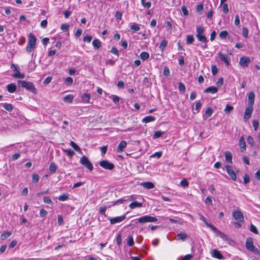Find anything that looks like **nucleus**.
<instances>
[{"label": "nucleus", "mask_w": 260, "mask_h": 260, "mask_svg": "<svg viewBox=\"0 0 260 260\" xmlns=\"http://www.w3.org/2000/svg\"><path fill=\"white\" fill-rule=\"evenodd\" d=\"M18 86L20 87H21L24 88L33 93H37V89L34 84L31 82L26 81L24 80H18Z\"/></svg>", "instance_id": "f257e3e1"}, {"label": "nucleus", "mask_w": 260, "mask_h": 260, "mask_svg": "<svg viewBox=\"0 0 260 260\" xmlns=\"http://www.w3.org/2000/svg\"><path fill=\"white\" fill-rule=\"evenodd\" d=\"M37 38L32 33H29L28 36V42L26 47L27 52H32L36 48Z\"/></svg>", "instance_id": "f03ea898"}, {"label": "nucleus", "mask_w": 260, "mask_h": 260, "mask_svg": "<svg viewBox=\"0 0 260 260\" xmlns=\"http://www.w3.org/2000/svg\"><path fill=\"white\" fill-rule=\"evenodd\" d=\"M245 247L247 250L256 254H259L260 251L253 245V239L251 237L246 239Z\"/></svg>", "instance_id": "7ed1b4c3"}, {"label": "nucleus", "mask_w": 260, "mask_h": 260, "mask_svg": "<svg viewBox=\"0 0 260 260\" xmlns=\"http://www.w3.org/2000/svg\"><path fill=\"white\" fill-rule=\"evenodd\" d=\"M80 162L90 171H91L93 170L92 163L86 156L83 155L81 157L80 160Z\"/></svg>", "instance_id": "20e7f679"}, {"label": "nucleus", "mask_w": 260, "mask_h": 260, "mask_svg": "<svg viewBox=\"0 0 260 260\" xmlns=\"http://www.w3.org/2000/svg\"><path fill=\"white\" fill-rule=\"evenodd\" d=\"M139 223H146L156 222L157 219L156 217L145 215L137 219Z\"/></svg>", "instance_id": "39448f33"}, {"label": "nucleus", "mask_w": 260, "mask_h": 260, "mask_svg": "<svg viewBox=\"0 0 260 260\" xmlns=\"http://www.w3.org/2000/svg\"><path fill=\"white\" fill-rule=\"evenodd\" d=\"M100 166L105 169L111 170L115 168L114 164L109 162L108 160H102L99 162Z\"/></svg>", "instance_id": "423d86ee"}, {"label": "nucleus", "mask_w": 260, "mask_h": 260, "mask_svg": "<svg viewBox=\"0 0 260 260\" xmlns=\"http://www.w3.org/2000/svg\"><path fill=\"white\" fill-rule=\"evenodd\" d=\"M225 168L227 173L231 177V179L233 181H236L237 180V176L234 171L232 169V167L230 166L226 165L225 166Z\"/></svg>", "instance_id": "0eeeda50"}, {"label": "nucleus", "mask_w": 260, "mask_h": 260, "mask_svg": "<svg viewBox=\"0 0 260 260\" xmlns=\"http://www.w3.org/2000/svg\"><path fill=\"white\" fill-rule=\"evenodd\" d=\"M253 111V106L248 105V106L246 108L244 112V119H245V120L251 117Z\"/></svg>", "instance_id": "6e6552de"}, {"label": "nucleus", "mask_w": 260, "mask_h": 260, "mask_svg": "<svg viewBox=\"0 0 260 260\" xmlns=\"http://www.w3.org/2000/svg\"><path fill=\"white\" fill-rule=\"evenodd\" d=\"M233 216L234 219L238 221L241 222L244 220L243 214L242 212L239 211L235 210L233 213Z\"/></svg>", "instance_id": "1a4fd4ad"}, {"label": "nucleus", "mask_w": 260, "mask_h": 260, "mask_svg": "<svg viewBox=\"0 0 260 260\" xmlns=\"http://www.w3.org/2000/svg\"><path fill=\"white\" fill-rule=\"evenodd\" d=\"M126 216L125 215H123L120 216H117L115 217L110 218V222L111 224H113L116 223H119L123 221L125 218Z\"/></svg>", "instance_id": "9d476101"}, {"label": "nucleus", "mask_w": 260, "mask_h": 260, "mask_svg": "<svg viewBox=\"0 0 260 260\" xmlns=\"http://www.w3.org/2000/svg\"><path fill=\"white\" fill-rule=\"evenodd\" d=\"M250 62L249 57H242L240 58L239 63L244 67H247Z\"/></svg>", "instance_id": "9b49d317"}, {"label": "nucleus", "mask_w": 260, "mask_h": 260, "mask_svg": "<svg viewBox=\"0 0 260 260\" xmlns=\"http://www.w3.org/2000/svg\"><path fill=\"white\" fill-rule=\"evenodd\" d=\"M211 255L212 257L218 258L219 259H223V256L221 254L220 252L217 249H213L211 252Z\"/></svg>", "instance_id": "f8f14e48"}, {"label": "nucleus", "mask_w": 260, "mask_h": 260, "mask_svg": "<svg viewBox=\"0 0 260 260\" xmlns=\"http://www.w3.org/2000/svg\"><path fill=\"white\" fill-rule=\"evenodd\" d=\"M127 143L125 141H121L118 145L116 151L117 152H121L123 151L124 148L126 147Z\"/></svg>", "instance_id": "ddd939ff"}, {"label": "nucleus", "mask_w": 260, "mask_h": 260, "mask_svg": "<svg viewBox=\"0 0 260 260\" xmlns=\"http://www.w3.org/2000/svg\"><path fill=\"white\" fill-rule=\"evenodd\" d=\"M218 55L220 59L225 63L226 66H229L230 63L229 61L228 55L219 53Z\"/></svg>", "instance_id": "4468645a"}, {"label": "nucleus", "mask_w": 260, "mask_h": 260, "mask_svg": "<svg viewBox=\"0 0 260 260\" xmlns=\"http://www.w3.org/2000/svg\"><path fill=\"white\" fill-rule=\"evenodd\" d=\"M255 100V94L253 92H250L248 94V105L252 106L254 103Z\"/></svg>", "instance_id": "2eb2a0df"}, {"label": "nucleus", "mask_w": 260, "mask_h": 260, "mask_svg": "<svg viewBox=\"0 0 260 260\" xmlns=\"http://www.w3.org/2000/svg\"><path fill=\"white\" fill-rule=\"evenodd\" d=\"M218 88L215 86H210L207 88L204 92L206 93H215L217 92Z\"/></svg>", "instance_id": "dca6fc26"}, {"label": "nucleus", "mask_w": 260, "mask_h": 260, "mask_svg": "<svg viewBox=\"0 0 260 260\" xmlns=\"http://www.w3.org/2000/svg\"><path fill=\"white\" fill-rule=\"evenodd\" d=\"M16 85L14 83L8 84L7 86V90L10 93H13L16 90Z\"/></svg>", "instance_id": "f3484780"}, {"label": "nucleus", "mask_w": 260, "mask_h": 260, "mask_svg": "<svg viewBox=\"0 0 260 260\" xmlns=\"http://www.w3.org/2000/svg\"><path fill=\"white\" fill-rule=\"evenodd\" d=\"M141 185L143 186L144 188H147L148 189H152L154 187V185L153 183L150 182H145L142 183Z\"/></svg>", "instance_id": "a211bd4d"}, {"label": "nucleus", "mask_w": 260, "mask_h": 260, "mask_svg": "<svg viewBox=\"0 0 260 260\" xmlns=\"http://www.w3.org/2000/svg\"><path fill=\"white\" fill-rule=\"evenodd\" d=\"M239 146L241 147V152H244L246 150V144L244 139L243 137H241L239 140Z\"/></svg>", "instance_id": "6ab92c4d"}, {"label": "nucleus", "mask_w": 260, "mask_h": 260, "mask_svg": "<svg viewBox=\"0 0 260 260\" xmlns=\"http://www.w3.org/2000/svg\"><path fill=\"white\" fill-rule=\"evenodd\" d=\"M196 37L198 39V41L200 42H202L203 43H207L208 42L206 36L202 34L201 35L197 34Z\"/></svg>", "instance_id": "aec40b11"}, {"label": "nucleus", "mask_w": 260, "mask_h": 260, "mask_svg": "<svg viewBox=\"0 0 260 260\" xmlns=\"http://www.w3.org/2000/svg\"><path fill=\"white\" fill-rule=\"evenodd\" d=\"M92 44L94 48L95 49H98L101 47V41L98 39H94Z\"/></svg>", "instance_id": "412c9836"}, {"label": "nucleus", "mask_w": 260, "mask_h": 260, "mask_svg": "<svg viewBox=\"0 0 260 260\" xmlns=\"http://www.w3.org/2000/svg\"><path fill=\"white\" fill-rule=\"evenodd\" d=\"M225 160L230 163H232V155L231 152L225 151L224 152Z\"/></svg>", "instance_id": "4be33fe9"}, {"label": "nucleus", "mask_w": 260, "mask_h": 260, "mask_svg": "<svg viewBox=\"0 0 260 260\" xmlns=\"http://www.w3.org/2000/svg\"><path fill=\"white\" fill-rule=\"evenodd\" d=\"M70 145L72 147H73L76 151L79 152V153L82 154V152L79 147V146L76 144L74 142L71 141Z\"/></svg>", "instance_id": "5701e85b"}, {"label": "nucleus", "mask_w": 260, "mask_h": 260, "mask_svg": "<svg viewBox=\"0 0 260 260\" xmlns=\"http://www.w3.org/2000/svg\"><path fill=\"white\" fill-rule=\"evenodd\" d=\"M74 99V96L72 94H68L63 98V101L67 103H72Z\"/></svg>", "instance_id": "b1692460"}, {"label": "nucleus", "mask_w": 260, "mask_h": 260, "mask_svg": "<svg viewBox=\"0 0 260 260\" xmlns=\"http://www.w3.org/2000/svg\"><path fill=\"white\" fill-rule=\"evenodd\" d=\"M214 111L212 108L209 107L208 108L205 112V115L203 116L204 117H206V118L209 117L212 115Z\"/></svg>", "instance_id": "393cba45"}, {"label": "nucleus", "mask_w": 260, "mask_h": 260, "mask_svg": "<svg viewBox=\"0 0 260 260\" xmlns=\"http://www.w3.org/2000/svg\"><path fill=\"white\" fill-rule=\"evenodd\" d=\"M142 206V203H139L137 201L133 202L129 205V207L131 209H134L137 207H141Z\"/></svg>", "instance_id": "a878e982"}, {"label": "nucleus", "mask_w": 260, "mask_h": 260, "mask_svg": "<svg viewBox=\"0 0 260 260\" xmlns=\"http://www.w3.org/2000/svg\"><path fill=\"white\" fill-rule=\"evenodd\" d=\"M155 120V118L154 116H148L145 117H144L142 121L144 123H148L150 122L153 121Z\"/></svg>", "instance_id": "bb28decb"}, {"label": "nucleus", "mask_w": 260, "mask_h": 260, "mask_svg": "<svg viewBox=\"0 0 260 260\" xmlns=\"http://www.w3.org/2000/svg\"><path fill=\"white\" fill-rule=\"evenodd\" d=\"M178 240H184L187 237V235L184 233H180L177 235Z\"/></svg>", "instance_id": "cd10ccee"}, {"label": "nucleus", "mask_w": 260, "mask_h": 260, "mask_svg": "<svg viewBox=\"0 0 260 260\" xmlns=\"http://www.w3.org/2000/svg\"><path fill=\"white\" fill-rule=\"evenodd\" d=\"M57 168V167L54 162H53L51 163L50 167H49V170L52 174H54L55 173V172L56 171Z\"/></svg>", "instance_id": "c85d7f7f"}, {"label": "nucleus", "mask_w": 260, "mask_h": 260, "mask_svg": "<svg viewBox=\"0 0 260 260\" xmlns=\"http://www.w3.org/2000/svg\"><path fill=\"white\" fill-rule=\"evenodd\" d=\"M131 29L133 32H136L140 30V25L134 23L131 26Z\"/></svg>", "instance_id": "c756f323"}, {"label": "nucleus", "mask_w": 260, "mask_h": 260, "mask_svg": "<svg viewBox=\"0 0 260 260\" xmlns=\"http://www.w3.org/2000/svg\"><path fill=\"white\" fill-rule=\"evenodd\" d=\"M12 76L16 78L23 79L24 78L25 75L23 73H21L19 71H18L16 73L12 75Z\"/></svg>", "instance_id": "7c9ffc66"}, {"label": "nucleus", "mask_w": 260, "mask_h": 260, "mask_svg": "<svg viewBox=\"0 0 260 260\" xmlns=\"http://www.w3.org/2000/svg\"><path fill=\"white\" fill-rule=\"evenodd\" d=\"M82 99L84 102L89 103L90 95L88 93H85L82 95Z\"/></svg>", "instance_id": "2f4dec72"}, {"label": "nucleus", "mask_w": 260, "mask_h": 260, "mask_svg": "<svg viewBox=\"0 0 260 260\" xmlns=\"http://www.w3.org/2000/svg\"><path fill=\"white\" fill-rule=\"evenodd\" d=\"M3 107L4 108L9 111L11 112L13 110V106L11 104H8V103H5L3 104Z\"/></svg>", "instance_id": "473e14b6"}, {"label": "nucleus", "mask_w": 260, "mask_h": 260, "mask_svg": "<svg viewBox=\"0 0 260 260\" xmlns=\"http://www.w3.org/2000/svg\"><path fill=\"white\" fill-rule=\"evenodd\" d=\"M194 39L192 35H187L186 36V44H191L194 42Z\"/></svg>", "instance_id": "72a5a7b5"}, {"label": "nucleus", "mask_w": 260, "mask_h": 260, "mask_svg": "<svg viewBox=\"0 0 260 260\" xmlns=\"http://www.w3.org/2000/svg\"><path fill=\"white\" fill-rule=\"evenodd\" d=\"M178 88H179V92L181 94H184L185 93L186 88H185V86L184 84L183 83H182V82L179 83Z\"/></svg>", "instance_id": "f704fd0d"}, {"label": "nucleus", "mask_w": 260, "mask_h": 260, "mask_svg": "<svg viewBox=\"0 0 260 260\" xmlns=\"http://www.w3.org/2000/svg\"><path fill=\"white\" fill-rule=\"evenodd\" d=\"M12 233L10 231L4 232L1 236V239L5 240L11 236Z\"/></svg>", "instance_id": "c9c22d12"}, {"label": "nucleus", "mask_w": 260, "mask_h": 260, "mask_svg": "<svg viewBox=\"0 0 260 260\" xmlns=\"http://www.w3.org/2000/svg\"><path fill=\"white\" fill-rule=\"evenodd\" d=\"M127 244L129 246H133L134 244V241L132 236H128L126 239Z\"/></svg>", "instance_id": "e433bc0d"}, {"label": "nucleus", "mask_w": 260, "mask_h": 260, "mask_svg": "<svg viewBox=\"0 0 260 260\" xmlns=\"http://www.w3.org/2000/svg\"><path fill=\"white\" fill-rule=\"evenodd\" d=\"M63 151L70 157H72L75 154V152L71 149H63Z\"/></svg>", "instance_id": "4c0bfd02"}, {"label": "nucleus", "mask_w": 260, "mask_h": 260, "mask_svg": "<svg viewBox=\"0 0 260 260\" xmlns=\"http://www.w3.org/2000/svg\"><path fill=\"white\" fill-rule=\"evenodd\" d=\"M167 44H168V41L166 40H163L160 45H159V48L162 50L163 51L165 48L166 47H167Z\"/></svg>", "instance_id": "58836bf2"}, {"label": "nucleus", "mask_w": 260, "mask_h": 260, "mask_svg": "<svg viewBox=\"0 0 260 260\" xmlns=\"http://www.w3.org/2000/svg\"><path fill=\"white\" fill-rule=\"evenodd\" d=\"M149 57V54L148 53L146 52H142L140 54V57L143 60H146L148 59Z\"/></svg>", "instance_id": "ea45409f"}, {"label": "nucleus", "mask_w": 260, "mask_h": 260, "mask_svg": "<svg viewBox=\"0 0 260 260\" xmlns=\"http://www.w3.org/2000/svg\"><path fill=\"white\" fill-rule=\"evenodd\" d=\"M234 109V107L232 106H231L229 104H227L224 111L225 113L229 114L231 112V111H232Z\"/></svg>", "instance_id": "a19ab883"}, {"label": "nucleus", "mask_w": 260, "mask_h": 260, "mask_svg": "<svg viewBox=\"0 0 260 260\" xmlns=\"http://www.w3.org/2000/svg\"><path fill=\"white\" fill-rule=\"evenodd\" d=\"M218 235L221 238H222L223 240H224V241H228V240L229 237L226 235H225L224 233H223L222 232H221V231H218Z\"/></svg>", "instance_id": "79ce46f5"}, {"label": "nucleus", "mask_w": 260, "mask_h": 260, "mask_svg": "<svg viewBox=\"0 0 260 260\" xmlns=\"http://www.w3.org/2000/svg\"><path fill=\"white\" fill-rule=\"evenodd\" d=\"M163 134H164V132H161L160 131H156L154 134V135L153 136V139L158 138L159 137H161L163 135Z\"/></svg>", "instance_id": "37998d69"}, {"label": "nucleus", "mask_w": 260, "mask_h": 260, "mask_svg": "<svg viewBox=\"0 0 260 260\" xmlns=\"http://www.w3.org/2000/svg\"><path fill=\"white\" fill-rule=\"evenodd\" d=\"M202 106V103L200 101H197L196 103V108H195V111L196 112H193L194 113H196L199 112V109L201 108Z\"/></svg>", "instance_id": "c03bdc74"}, {"label": "nucleus", "mask_w": 260, "mask_h": 260, "mask_svg": "<svg viewBox=\"0 0 260 260\" xmlns=\"http://www.w3.org/2000/svg\"><path fill=\"white\" fill-rule=\"evenodd\" d=\"M69 198V196L67 194H63L58 197V199L60 201H65Z\"/></svg>", "instance_id": "a18cd8bd"}, {"label": "nucleus", "mask_w": 260, "mask_h": 260, "mask_svg": "<svg viewBox=\"0 0 260 260\" xmlns=\"http://www.w3.org/2000/svg\"><path fill=\"white\" fill-rule=\"evenodd\" d=\"M228 35V32L226 30L221 31L219 34V37L221 39H225Z\"/></svg>", "instance_id": "49530a36"}, {"label": "nucleus", "mask_w": 260, "mask_h": 260, "mask_svg": "<svg viewBox=\"0 0 260 260\" xmlns=\"http://www.w3.org/2000/svg\"><path fill=\"white\" fill-rule=\"evenodd\" d=\"M250 231L255 234H258V231L256 227L253 224H251L249 229Z\"/></svg>", "instance_id": "de8ad7c7"}, {"label": "nucleus", "mask_w": 260, "mask_h": 260, "mask_svg": "<svg viewBox=\"0 0 260 260\" xmlns=\"http://www.w3.org/2000/svg\"><path fill=\"white\" fill-rule=\"evenodd\" d=\"M196 30H197V34L201 35V34L204 33V28L202 26H198L197 27Z\"/></svg>", "instance_id": "09e8293b"}, {"label": "nucleus", "mask_w": 260, "mask_h": 260, "mask_svg": "<svg viewBox=\"0 0 260 260\" xmlns=\"http://www.w3.org/2000/svg\"><path fill=\"white\" fill-rule=\"evenodd\" d=\"M142 5L145 8H149L151 6V3L150 2H145V0H141Z\"/></svg>", "instance_id": "8fccbe9b"}, {"label": "nucleus", "mask_w": 260, "mask_h": 260, "mask_svg": "<svg viewBox=\"0 0 260 260\" xmlns=\"http://www.w3.org/2000/svg\"><path fill=\"white\" fill-rule=\"evenodd\" d=\"M252 125L255 131H257L259 126V122L257 120L254 119L252 121Z\"/></svg>", "instance_id": "3c124183"}, {"label": "nucleus", "mask_w": 260, "mask_h": 260, "mask_svg": "<svg viewBox=\"0 0 260 260\" xmlns=\"http://www.w3.org/2000/svg\"><path fill=\"white\" fill-rule=\"evenodd\" d=\"M39 180V176L37 174H33L32 176V181L34 183L38 182Z\"/></svg>", "instance_id": "603ef678"}, {"label": "nucleus", "mask_w": 260, "mask_h": 260, "mask_svg": "<svg viewBox=\"0 0 260 260\" xmlns=\"http://www.w3.org/2000/svg\"><path fill=\"white\" fill-rule=\"evenodd\" d=\"M180 185L182 186V187H187L188 186V182L187 181V180H186V179L185 178H184L183 179L181 182H180Z\"/></svg>", "instance_id": "864d4df0"}, {"label": "nucleus", "mask_w": 260, "mask_h": 260, "mask_svg": "<svg viewBox=\"0 0 260 260\" xmlns=\"http://www.w3.org/2000/svg\"><path fill=\"white\" fill-rule=\"evenodd\" d=\"M240 17L238 15H236L235 16V19L234 21V24L236 26H238V27H240Z\"/></svg>", "instance_id": "5fc2aeb1"}, {"label": "nucleus", "mask_w": 260, "mask_h": 260, "mask_svg": "<svg viewBox=\"0 0 260 260\" xmlns=\"http://www.w3.org/2000/svg\"><path fill=\"white\" fill-rule=\"evenodd\" d=\"M69 28V25L67 23L62 24L60 26V28L64 31L68 30Z\"/></svg>", "instance_id": "6e6d98bb"}, {"label": "nucleus", "mask_w": 260, "mask_h": 260, "mask_svg": "<svg viewBox=\"0 0 260 260\" xmlns=\"http://www.w3.org/2000/svg\"><path fill=\"white\" fill-rule=\"evenodd\" d=\"M247 143L249 144V145H251V146H253L254 143V139L253 138L251 137V136H248L247 139Z\"/></svg>", "instance_id": "4d7b16f0"}, {"label": "nucleus", "mask_w": 260, "mask_h": 260, "mask_svg": "<svg viewBox=\"0 0 260 260\" xmlns=\"http://www.w3.org/2000/svg\"><path fill=\"white\" fill-rule=\"evenodd\" d=\"M248 29L246 27H243L242 28V35L244 37L247 38L248 37Z\"/></svg>", "instance_id": "13d9d810"}, {"label": "nucleus", "mask_w": 260, "mask_h": 260, "mask_svg": "<svg viewBox=\"0 0 260 260\" xmlns=\"http://www.w3.org/2000/svg\"><path fill=\"white\" fill-rule=\"evenodd\" d=\"M92 39V37L90 35L86 36L83 37V41L84 42H87L88 43H90Z\"/></svg>", "instance_id": "bf43d9fd"}, {"label": "nucleus", "mask_w": 260, "mask_h": 260, "mask_svg": "<svg viewBox=\"0 0 260 260\" xmlns=\"http://www.w3.org/2000/svg\"><path fill=\"white\" fill-rule=\"evenodd\" d=\"M163 74L165 76H168L170 74V70L167 67H165L163 71Z\"/></svg>", "instance_id": "052dcab7"}, {"label": "nucleus", "mask_w": 260, "mask_h": 260, "mask_svg": "<svg viewBox=\"0 0 260 260\" xmlns=\"http://www.w3.org/2000/svg\"><path fill=\"white\" fill-rule=\"evenodd\" d=\"M107 209V207L106 206H102L100 208L99 212L101 214L105 215L106 210Z\"/></svg>", "instance_id": "680f3d73"}, {"label": "nucleus", "mask_w": 260, "mask_h": 260, "mask_svg": "<svg viewBox=\"0 0 260 260\" xmlns=\"http://www.w3.org/2000/svg\"><path fill=\"white\" fill-rule=\"evenodd\" d=\"M110 52L114 54L115 55H117V57L119 56V51L117 49V48H116L115 47H112Z\"/></svg>", "instance_id": "e2e57ef3"}, {"label": "nucleus", "mask_w": 260, "mask_h": 260, "mask_svg": "<svg viewBox=\"0 0 260 260\" xmlns=\"http://www.w3.org/2000/svg\"><path fill=\"white\" fill-rule=\"evenodd\" d=\"M73 80L72 78L71 77H68L65 79V82L69 85L72 84L73 83Z\"/></svg>", "instance_id": "0e129e2a"}, {"label": "nucleus", "mask_w": 260, "mask_h": 260, "mask_svg": "<svg viewBox=\"0 0 260 260\" xmlns=\"http://www.w3.org/2000/svg\"><path fill=\"white\" fill-rule=\"evenodd\" d=\"M243 181L244 184H247L249 182L250 179L249 176L247 174H245L244 175Z\"/></svg>", "instance_id": "69168bd1"}, {"label": "nucleus", "mask_w": 260, "mask_h": 260, "mask_svg": "<svg viewBox=\"0 0 260 260\" xmlns=\"http://www.w3.org/2000/svg\"><path fill=\"white\" fill-rule=\"evenodd\" d=\"M211 71L213 75H215L218 72V69L215 66H212Z\"/></svg>", "instance_id": "338daca9"}, {"label": "nucleus", "mask_w": 260, "mask_h": 260, "mask_svg": "<svg viewBox=\"0 0 260 260\" xmlns=\"http://www.w3.org/2000/svg\"><path fill=\"white\" fill-rule=\"evenodd\" d=\"M43 201L46 204H52V202L48 197H44L43 198Z\"/></svg>", "instance_id": "774afa93"}]
</instances>
